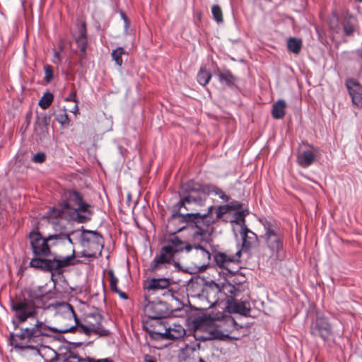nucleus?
Listing matches in <instances>:
<instances>
[{
	"mask_svg": "<svg viewBox=\"0 0 362 362\" xmlns=\"http://www.w3.org/2000/svg\"><path fill=\"white\" fill-rule=\"evenodd\" d=\"M234 320L230 317L218 320L214 322L212 326L206 328V332L201 334V329L195 330L194 336L196 339L204 341L212 339H224L229 337V334L233 325Z\"/></svg>",
	"mask_w": 362,
	"mask_h": 362,
	"instance_id": "8",
	"label": "nucleus"
},
{
	"mask_svg": "<svg viewBox=\"0 0 362 362\" xmlns=\"http://www.w3.org/2000/svg\"><path fill=\"white\" fill-rule=\"evenodd\" d=\"M123 18H124V22H125V28H127L128 27V25H129V23L127 21V18L124 16H123Z\"/></svg>",
	"mask_w": 362,
	"mask_h": 362,
	"instance_id": "51",
	"label": "nucleus"
},
{
	"mask_svg": "<svg viewBox=\"0 0 362 362\" xmlns=\"http://www.w3.org/2000/svg\"><path fill=\"white\" fill-rule=\"evenodd\" d=\"M286 103L284 100H278L272 105V115L274 119H279L284 117L286 114Z\"/></svg>",
	"mask_w": 362,
	"mask_h": 362,
	"instance_id": "26",
	"label": "nucleus"
},
{
	"mask_svg": "<svg viewBox=\"0 0 362 362\" xmlns=\"http://www.w3.org/2000/svg\"><path fill=\"white\" fill-rule=\"evenodd\" d=\"M196 346L198 348V351H196V348L187 346L186 348V351L188 352L189 350H192L194 354V358L196 357L199 359V362H212L213 354L211 353V350L209 349L200 350L201 346L199 344H197Z\"/></svg>",
	"mask_w": 362,
	"mask_h": 362,
	"instance_id": "21",
	"label": "nucleus"
},
{
	"mask_svg": "<svg viewBox=\"0 0 362 362\" xmlns=\"http://www.w3.org/2000/svg\"><path fill=\"white\" fill-rule=\"evenodd\" d=\"M239 233L242 237L243 249L249 250L257 243V235L247 227L240 230Z\"/></svg>",
	"mask_w": 362,
	"mask_h": 362,
	"instance_id": "23",
	"label": "nucleus"
},
{
	"mask_svg": "<svg viewBox=\"0 0 362 362\" xmlns=\"http://www.w3.org/2000/svg\"><path fill=\"white\" fill-rule=\"evenodd\" d=\"M330 27L336 33H339L341 31V28L338 25H334L333 24V21L330 22Z\"/></svg>",
	"mask_w": 362,
	"mask_h": 362,
	"instance_id": "46",
	"label": "nucleus"
},
{
	"mask_svg": "<svg viewBox=\"0 0 362 362\" xmlns=\"http://www.w3.org/2000/svg\"><path fill=\"white\" fill-rule=\"evenodd\" d=\"M216 213L217 218H222L225 214H230V212L228 209V206H227V205L220 206L216 209Z\"/></svg>",
	"mask_w": 362,
	"mask_h": 362,
	"instance_id": "40",
	"label": "nucleus"
},
{
	"mask_svg": "<svg viewBox=\"0 0 362 362\" xmlns=\"http://www.w3.org/2000/svg\"><path fill=\"white\" fill-rule=\"evenodd\" d=\"M213 191L223 201L228 202L229 200L228 196L226 195L221 189L214 187Z\"/></svg>",
	"mask_w": 362,
	"mask_h": 362,
	"instance_id": "42",
	"label": "nucleus"
},
{
	"mask_svg": "<svg viewBox=\"0 0 362 362\" xmlns=\"http://www.w3.org/2000/svg\"><path fill=\"white\" fill-rule=\"evenodd\" d=\"M64 362H112L110 358H103V359H91L90 358H87L86 359H83L78 356L77 355L71 354L69 355L65 360Z\"/></svg>",
	"mask_w": 362,
	"mask_h": 362,
	"instance_id": "29",
	"label": "nucleus"
},
{
	"mask_svg": "<svg viewBox=\"0 0 362 362\" xmlns=\"http://www.w3.org/2000/svg\"><path fill=\"white\" fill-rule=\"evenodd\" d=\"M56 120L63 127L69 126L70 119L65 108L61 109L56 114Z\"/></svg>",
	"mask_w": 362,
	"mask_h": 362,
	"instance_id": "30",
	"label": "nucleus"
},
{
	"mask_svg": "<svg viewBox=\"0 0 362 362\" xmlns=\"http://www.w3.org/2000/svg\"><path fill=\"white\" fill-rule=\"evenodd\" d=\"M45 71V80L47 83H49L53 78L52 67L50 65H45L44 66Z\"/></svg>",
	"mask_w": 362,
	"mask_h": 362,
	"instance_id": "38",
	"label": "nucleus"
},
{
	"mask_svg": "<svg viewBox=\"0 0 362 362\" xmlns=\"http://www.w3.org/2000/svg\"><path fill=\"white\" fill-rule=\"evenodd\" d=\"M81 244L84 248L81 252L82 257H95L102 251L103 238L95 231L83 230L81 236Z\"/></svg>",
	"mask_w": 362,
	"mask_h": 362,
	"instance_id": "10",
	"label": "nucleus"
},
{
	"mask_svg": "<svg viewBox=\"0 0 362 362\" xmlns=\"http://www.w3.org/2000/svg\"><path fill=\"white\" fill-rule=\"evenodd\" d=\"M65 101L69 102L73 101L75 103L78 104V100L76 98V92L75 90H72L70 94L65 98Z\"/></svg>",
	"mask_w": 362,
	"mask_h": 362,
	"instance_id": "44",
	"label": "nucleus"
},
{
	"mask_svg": "<svg viewBox=\"0 0 362 362\" xmlns=\"http://www.w3.org/2000/svg\"><path fill=\"white\" fill-rule=\"evenodd\" d=\"M247 214V211H238L234 213L233 218L230 220L234 233L236 230L239 232L246 228L245 217ZM235 234L236 235V233Z\"/></svg>",
	"mask_w": 362,
	"mask_h": 362,
	"instance_id": "24",
	"label": "nucleus"
},
{
	"mask_svg": "<svg viewBox=\"0 0 362 362\" xmlns=\"http://www.w3.org/2000/svg\"><path fill=\"white\" fill-rule=\"evenodd\" d=\"M317 153V149L313 145L308 144L305 148L300 146L297 153L298 164L303 168H308L315 161Z\"/></svg>",
	"mask_w": 362,
	"mask_h": 362,
	"instance_id": "16",
	"label": "nucleus"
},
{
	"mask_svg": "<svg viewBox=\"0 0 362 362\" xmlns=\"http://www.w3.org/2000/svg\"><path fill=\"white\" fill-rule=\"evenodd\" d=\"M47 296L42 291L40 287L29 291L28 298L11 300V310L19 323L26 322L29 318H35L39 309H49L47 304Z\"/></svg>",
	"mask_w": 362,
	"mask_h": 362,
	"instance_id": "3",
	"label": "nucleus"
},
{
	"mask_svg": "<svg viewBox=\"0 0 362 362\" xmlns=\"http://www.w3.org/2000/svg\"><path fill=\"white\" fill-rule=\"evenodd\" d=\"M357 1H359V2H362V0H357Z\"/></svg>",
	"mask_w": 362,
	"mask_h": 362,
	"instance_id": "53",
	"label": "nucleus"
},
{
	"mask_svg": "<svg viewBox=\"0 0 362 362\" xmlns=\"http://www.w3.org/2000/svg\"><path fill=\"white\" fill-rule=\"evenodd\" d=\"M53 99V94L49 92H46L39 100L38 105L42 109L46 110L51 105Z\"/></svg>",
	"mask_w": 362,
	"mask_h": 362,
	"instance_id": "31",
	"label": "nucleus"
},
{
	"mask_svg": "<svg viewBox=\"0 0 362 362\" xmlns=\"http://www.w3.org/2000/svg\"><path fill=\"white\" fill-rule=\"evenodd\" d=\"M102 316L99 313H91L86 316L85 324H79L78 326V333L90 335L92 333L99 335H107V330L105 329L102 325Z\"/></svg>",
	"mask_w": 362,
	"mask_h": 362,
	"instance_id": "12",
	"label": "nucleus"
},
{
	"mask_svg": "<svg viewBox=\"0 0 362 362\" xmlns=\"http://www.w3.org/2000/svg\"><path fill=\"white\" fill-rule=\"evenodd\" d=\"M163 334L165 339H177L185 334V329L181 325L173 323L165 329Z\"/></svg>",
	"mask_w": 362,
	"mask_h": 362,
	"instance_id": "22",
	"label": "nucleus"
},
{
	"mask_svg": "<svg viewBox=\"0 0 362 362\" xmlns=\"http://www.w3.org/2000/svg\"><path fill=\"white\" fill-rule=\"evenodd\" d=\"M107 276L109 277L110 287L111 290L112 291H117V289H118V288L117 286V283H118V279L115 276V273H114L113 270H109L107 272Z\"/></svg>",
	"mask_w": 362,
	"mask_h": 362,
	"instance_id": "36",
	"label": "nucleus"
},
{
	"mask_svg": "<svg viewBox=\"0 0 362 362\" xmlns=\"http://www.w3.org/2000/svg\"><path fill=\"white\" fill-rule=\"evenodd\" d=\"M211 74L204 68H201L197 74V81L202 86H206L210 81Z\"/></svg>",
	"mask_w": 362,
	"mask_h": 362,
	"instance_id": "32",
	"label": "nucleus"
},
{
	"mask_svg": "<svg viewBox=\"0 0 362 362\" xmlns=\"http://www.w3.org/2000/svg\"><path fill=\"white\" fill-rule=\"evenodd\" d=\"M30 246L36 257H47L50 255V248L57 245L53 241L58 239L56 235L42 237L38 230H33L29 234Z\"/></svg>",
	"mask_w": 362,
	"mask_h": 362,
	"instance_id": "11",
	"label": "nucleus"
},
{
	"mask_svg": "<svg viewBox=\"0 0 362 362\" xmlns=\"http://www.w3.org/2000/svg\"><path fill=\"white\" fill-rule=\"evenodd\" d=\"M76 43H77L78 47L80 49L81 52H85L86 49V45H87L85 30H82L81 32L80 35L76 39Z\"/></svg>",
	"mask_w": 362,
	"mask_h": 362,
	"instance_id": "34",
	"label": "nucleus"
},
{
	"mask_svg": "<svg viewBox=\"0 0 362 362\" xmlns=\"http://www.w3.org/2000/svg\"><path fill=\"white\" fill-rule=\"evenodd\" d=\"M203 253L206 254L207 256H209V252H207L205 249H204L202 247H199Z\"/></svg>",
	"mask_w": 362,
	"mask_h": 362,
	"instance_id": "49",
	"label": "nucleus"
},
{
	"mask_svg": "<svg viewBox=\"0 0 362 362\" xmlns=\"http://www.w3.org/2000/svg\"><path fill=\"white\" fill-rule=\"evenodd\" d=\"M345 85L353 104L362 107V85L354 78H347Z\"/></svg>",
	"mask_w": 362,
	"mask_h": 362,
	"instance_id": "17",
	"label": "nucleus"
},
{
	"mask_svg": "<svg viewBox=\"0 0 362 362\" xmlns=\"http://www.w3.org/2000/svg\"><path fill=\"white\" fill-rule=\"evenodd\" d=\"M287 47L290 52L298 54L302 48V40L296 37H290L287 40Z\"/></svg>",
	"mask_w": 362,
	"mask_h": 362,
	"instance_id": "28",
	"label": "nucleus"
},
{
	"mask_svg": "<svg viewBox=\"0 0 362 362\" xmlns=\"http://www.w3.org/2000/svg\"><path fill=\"white\" fill-rule=\"evenodd\" d=\"M223 289L226 294L230 293L231 297L235 296L238 291L235 286L230 284H225L223 287Z\"/></svg>",
	"mask_w": 362,
	"mask_h": 362,
	"instance_id": "39",
	"label": "nucleus"
},
{
	"mask_svg": "<svg viewBox=\"0 0 362 362\" xmlns=\"http://www.w3.org/2000/svg\"><path fill=\"white\" fill-rule=\"evenodd\" d=\"M45 218L48 220L49 223L51 225L53 229V233H50L48 236L56 235V238L59 239L56 241H53L56 245H59L64 241H67L70 245H73L70 234L66 228L64 226L63 217H48V211L45 216Z\"/></svg>",
	"mask_w": 362,
	"mask_h": 362,
	"instance_id": "13",
	"label": "nucleus"
},
{
	"mask_svg": "<svg viewBox=\"0 0 362 362\" xmlns=\"http://www.w3.org/2000/svg\"><path fill=\"white\" fill-rule=\"evenodd\" d=\"M358 23L356 18L347 13L342 22V31L345 36H353L354 33L358 30Z\"/></svg>",
	"mask_w": 362,
	"mask_h": 362,
	"instance_id": "20",
	"label": "nucleus"
},
{
	"mask_svg": "<svg viewBox=\"0 0 362 362\" xmlns=\"http://www.w3.org/2000/svg\"><path fill=\"white\" fill-rule=\"evenodd\" d=\"M218 76L220 83L229 87L232 86L235 81V77L228 69H218Z\"/></svg>",
	"mask_w": 362,
	"mask_h": 362,
	"instance_id": "27",
	"label": "nucleus"
},
{
	"mask_svg": "<svg viewBox=\"0 0 362 362\" xmlns=\"http://www.w3.org/2000/svg\"><path fill=\"white\" fill-rule=\"evenodd\" d=\"M114 292H115V293H118V295L119 296V297H120L121 298H122V299L126 300V299H127V298H128L127 295L124 292H123V291H120L119 288H118V289H117V291H115Z\"/></svg>",
	"mask_w": 362,
	"mask_h": 362,
	"instance_id": "45",
	"label": "nucleus"
},
{
	"mask_svg": "<svg viewBox=\"0 0 362 362\" xmlns=\"http://www.w3.org/2000/svg\"><path fill=\"white\" fill-rule=\"evenodd\" d=\"M182 189L187 194L174 206V213L180 212L182 208L186 211H194L197 210L194 206H202L204 204L207 194L199 183L189 180L182 184Z\"/></svg>",
	"mask_w": 362,
	"mask_h": 362,
	"instance_id": "6",
	"label": "nucleus"
},
{
	"mask_svg": "<svg viewBox=\"0 0 362 362\" xmlns=\"http://www.w3.org/2000/svg\"><path fill=\"white\" fill-rule=\"evenodd\" d=\"M144 362H156V361L150 355L146 354L144 356Z\"/></svg>",
	"mask_w": 362,
	"mask_h": 362,
	"instance_id": "47",
	"label": "nucleus"
},
{
	"mask_svg": "<svg viewBox=\"0 0 362 362\" xmlns=\"http://www.w3.org/2000/svg\"><path fill=\"white\" fill-rule=\"evenodd\" d=\"M126 52L122 47H118L116 49L113 50L111 54L112 59L119 66H121L122 65L123 60L122 56Z\"/></svg>",
	"mask_w": 362,
	"mask_h": 362,
	"instance_id": "33",
	"label": "nucleus"
},
{
	"mask_svg": "<svg viewBox=\"0 0 362 362\" xmlns=\"http://www.w3.org/2000/svg\"><path fill=\"white\" fill-rule=\"evenodd\" d=\"M184 250L189 252L192 246L177 236L170 237L167 240V245L161 247L159 253L151 262L148 270L153 273H158L168 269L172 264H176V255Z\"/></svg>",
	"mask_w": 362,
	"mask_h": 362,
	"instance_id": "5",
	"label": "nucleus"
},
{
	"mask_svg": "<svg viewBox=\"0 0 362 362\" xmlns=\"http://www.w3.org/2000/svg\"><path fill=\"white\" fill-rule=\"evenodd\" d=\"M247 305L248 303L246 302H238L234 299L228 301V309L230 312L244 315H246L250 311Z\"/></svg>",
	"mask_w": 362,
	"mask_h": 362,
	"instance_id": "25",
	"label": "nucleus"
},
{
	"mask_svg": "<svg viewBox=\"0 0 362 362\" xmlns=\"http://www.w3.org/2000/svg\"><path fill=\"white\" fill-rule=\"evenodd\" d=\"M50 117L46 114L41 115L38 117L37 124L42 128H47L50 122Z\"/></svg>",
	"mask_w": 362,
	"mask_h": 362,
	"instance_id": "37",
	"label": "nucleus"
},
{
	"mask_svg": "<svg viewBox=\"0 0 362 362\" xmlns=\"http://www.w3.org/2000/svg\"><path fill=\"white\" fill-rule=\"evenodd\" d=\"M45 154L44 153H37L33 158V160L35 163H43L45 161Z\"/></svg>",
	"mask_w": 362,
	"mask_h": 362,
	"instance_id": "43",
	"label": "nucleus"
},
{
	"mask_svg": "<svg viewBox=\"0 0 362 362\" xmlns=\"http://www.w3.org/2000/svg\"><path fill=\"white\" fill-rule=\"evenodd\" d=\"M227 206H228V209L230 213L233 211H243L242 210V204L237 201L231 202L230 204H227Z\"/></svg>",
	"mask_w": 362,
	"mask_h": 362,
	"instance_id": "41",
	"label": "nucleus"
},
{
	"mask_svg": "<svg viewBox=\"0 0 362 362\" xmlns=\"http://www.w3.org/2000/svg\"><path fill=\"white\" fill-rule=\"evenodd\" d=\"M93 214L91 205L85 202L76 191L66 193V202L60 208L53 207L48 211V217H69L78 223H85Z\"/></svg>",
	"mask_w": 362,
	"mask_h": 362,
	"instance_id": "2",
	"label": "nucleus"
},
{
	"mask_svg": "<svg viewBox=\"0 0 362 362\" xmlns=\"http://www.w3.org/2000/svg\"><path fill=\"white\" fill-rule=\"evenodd\" d=\"M311 333L313 335H319L325 339L332 333V327L327 319L322 316H318L311 327Z\"/></svg>",
	"mask_w": 362,
	"mask_h": 362,
	"instance_id": "19",
	"label": "nucleus"
},
{
	"mask_svg": "<svg viewBox=\"0 0 362 362\" xmlns=\"http://www.w3.org/2000/svg\"><path fill=\"white\" fill-rule=\"evenodd\" d=\"M54 57L57 59L58 62H59L61 60L59 52H55L54 53Z\"/></svg>",
	"mask_w": 362,
	"mask_h": 362,
	"instance_id": "50",
	"label": "nucleus"
},
{
	"mask_svg": "<svg viewBox=\"0 0 362 362\" xmlns=\"http://www.w3.org/2000/svg\"><path fill=\"white\" fill-rule=\"evenodd\" d=\"M212 209L213 206L209 207V212L203 215L197 212L184 214L180 211L173 213L168 221V228H171L175 224L180 223V226L173 233L180 232L184 230L190 223H194L198 229L197 233L202 235H210L213 230L212 225L215 221L210 212Z\"/></svg>",
	"mask_w": 362,
	"mask_h": 362,
	"instance_id": "4",
	"label": "nucleus"
},
{
	"mask_svg": "<svg viewBox=\"0 0 362 362\" xmlns=\"http://www.w3.org/2000/svg\"><path fill=\"white\" fill-rule=\"evenodd\" d=\"M170 280L168 278H152L147 279L144 283V288L148 295L162 293L163 296L173 297V294L169 289Z\"/></svg>",
	"mask_w": 362,
	"mask_h": 362,
	"instance_id": "14",
	"label": "nucleus"
},
{
	"mask_svg": "<svg viewBox=\"0 0 362 362\" xmlns=\"http://www.w3.org/2000/svg\"><path fill=\"white\" fill-rule=\"evenodd\" d=\"M71 112L74 113V115H77L78 113V104L75 103V105L71 110Z\"/></svg>",
	"mask_w": 362,
	"mask_h": 362,
	"instance_id": "48",
	"label": "nucleus"
},
{
	"mask_svg": "<svg viewBox=\"0 0 362 362\" xmlns=\"http://www.w3.org/2000/svg\"><path fill=\"white\" fill-rule=\"evenodd\" d=\"M55 309L58 327H50L37 320L33 327L21 329L18 334L12 333L11 344L24 355L30 354L40 358L39 346L42 345L45 337H49L53 333L78 332L79 323L73 307L62 303L57 304Z\"/></svg>",
	"mask_w": 362,
	"mask_h": 362,
	"instance_id": "1",
	"label": "nucleus"
},
{
	"mask_svg": "<svg viewBox=\"0 0 362 362\" xmlns=\"http://www.w3.org/2000/svg\"><path fill=\"white\" fill-rule=\"evenodd\" d=\"M261 223L264 229V233L262 238L267 249L265 255L270 258L277 259L280 256V252L283 250L284 235L282 231L275 222L264 219L261 220Z\"/></svg>",
	"mask_w": 362,
	"mask_h": 362,
	"instance_id": "7",
	"label": "nucleus"
},
{
	"mask_svg": "<svg viewBox=\"0 0 362 362\" xmlns=\"http://www.w3.org/2000/svg\"><path fill=\"white\" fill-rule=\"evenodd\" d=\"M211 13H212L214 20L218 23L223 22V19L222 10L219 6L214 5L211 8Z\"/></svg>",
	"mask_w": 362,
	"mask_h": 362,
	"instance_id": "35",
	"label": "nucleus"
},
{
	"mask_svg": "<svg viewBox=\"0 0 362 362\" xmlns=\"http://www.w3.org/2000/svg\"><path fill=\"white\" fill-rule=\"evenodd\" d=\"M75 257V250L72 247L71 254L66 257L59 256L52 259L35 257L30 260V265L45 272H57L62 268L73 264Z\"/></svg>",
	"mask_w": 362,
	"mask_h": 362,
	"instance_id": "9",
	"label": "nucleus"
},
{
	"mask_svg": "<svg viewBox=\"0 0 362 362\" xmlns=\"http://www.w3.org/2000/svg\"><path fill=\"white\" fill-rule=\"evenodd\" d=\"M144 311L150 318L153 319H160L168 315L166 305L162 301H148L144 306Z\"/></svg>",
	"mask_w": 362,
	"mask_h": 362,
	"instance_id": "18",
	"label": "nucleus"
},
{
	"mask_svg": "<svg viewBox=\"0 0 362 362\" xmlns=\"http://www.w3.org/2000/svg\"><path fill=\"white\" fill-rule=\"evenodd\" d=\"M50 362H64V361H61L60 360L57 359V360H52V361H51Z\"/></svg>",
	"mask_w": 362,
	"mask_h": 362,
	"instance_id": "52",
	"label": "nucleus"
},
{
	"mask_svg": "<svg viewBox=\"0 0 362 362\" xmlns=\"http://www.w3.org/2000/svg\"><path fill=\"white\" fill-rule=\"evenodd\" d=\"M241 255V250H238L234 255L226 252H218L215 255L214 260L216 264L230 273H235L238 268H233L232 265L239 262Z\"/></svg>",
	"mask_w": 362,
	"mask_h": 362,
	"instance_id": "15",
	"label": "nucleus"
}]
</instances>
